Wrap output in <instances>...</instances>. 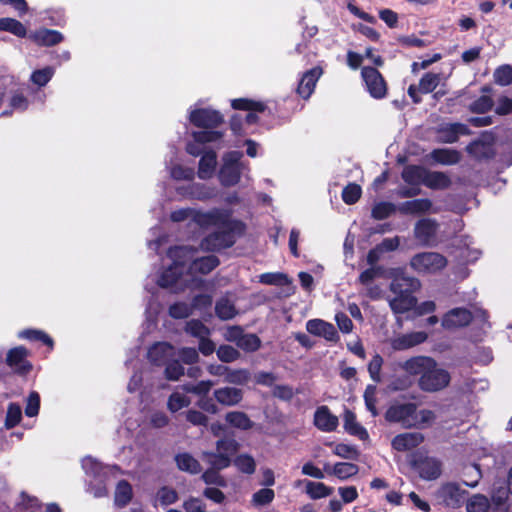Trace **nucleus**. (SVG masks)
<instances>
[{"label":"nucleus","instance_id":"nucleus-37","mask_svg":"<svg viewBox=\"0 0 512 512\" xmlns=\"http://www.w3.org/2000/svg\"><path fill=\"white\" fill-rule=\"evenodd\" d=\"M177 466L180 470L186 471L191 474H197L201 471V465L189 453H180L175 458Z\"/></svg>","mask_w":512,"mask_h":512},{"label":"nucleus","instance_id":"nucleus-38","mask_svg":"<svg viewBox=\"0 0 512 512\" xmlns=\"http://www.w3.org/2000/svg\"><path fill=\"white\" fill-rule=\"evenodd\" d=\"M441 139L448 143L457 141L459 135H465L468 133L466 125L461 123H453L446 125L441 129Z\"/></svg>","mask_w":512,"mask_h":512},{"label":"nucleus","instance_id":"nucleus-63","mask_svg":"<svg viewBox=\"0 0 512 512\" xmlns=\"http://www.w3.org/2000/svg\"><path fill=\"white\" fill-rule=\"evenodd\" d=\"M192 312V307L186 303L178 302L170 306L169 314L175 319L188 317Z\"/></svg>","mask_w":512,"mask_h":512},{"label":"nucleus","instance_id":"nucleus-44","mask_svg":"<svg viewBox=\"0 0 512 512\" xmlns=\"http://www.w3.org/2000/svg\"><path fill=\"white\" fill-rule=\"evenodd\" d=\"M191 403L190 398L182 392H173L167 401V408L170 412L175 413L182 408L188 407Z\"/></svg>","mask_w":512,"mask_h":512},{"label":"nucleus","instance_id":"nucleus-53","mask_svg":"<svg viewBox=\"0 0 512 512\" xmlns=\"http://www.w3.org/2000/svg\"><path fill=\"white\" fill-rule=\"evenodd\" d=\"M377 388L375 385H368L364 392V401L366 408L371 412L372 416L378 415V410L376 408L377 397H376Z\"/></svg>","mask_w":512,"mask_h":512},{"label":"nucleus","instance_id":"nucleus-46","mask_svg":"<svg viewBox=\"0 0 512 512\" xmlns=\"http://www.w3.org/2000/svg\"><path fill=\"white\" fill-rule=\"evenodd\" d=\"M490 507L488 498L481 494H475L466 503L467 512H487Z\"/></svg>","mask_w":512,"mask_h":512},{"label":"nucleus","instance_id":"nucleus-29","mask_svg":"<svg viewBox=\"0 0 512 512\" xmlns=\"http://www.w3.org/2000/svg\"><path fill=\"white\" fill-rule=\"evenodd\" d=\"M343 422L345 431L350 435L356 436L361 440H366L368 438L367 430L357 422L356 416L352 411L345 410Z\"/></svg>","mask_w":512,"mask_h":512},{"label":"nucleus","instance_id":"nucleus-2","mask_svg":"<svg viewBox=\"0 0 512 512\" xmlns=\"http://www.w3.org/2000/svg\"><path fill=\"white\" fill-rule=\"evenodd\" d=\"M170 219L173 222L191 220L202 228L216 227L219 231L209 235L201 242V248L206 251L220 250L234 244L233 233L241 228V223L231 218L226 209H212L207 212L192 208L174 210Z\"/></svg>","mask_w":512,"mask_h":512},{"label":"nucleus","instance_id":"nucleus-61","mask_svg":"<svg viewBox=\"0 0 512 512\" xmlns=\"http://www.w3.org/2000/svg\"><path fill=\"white\" fill-rule=\"evenodd\" d=\"M383 359L380 355L376 354L372 357L368 364V372L371 379L377 383L381 382V368Z\"/></svg>","mask_w":512,"mask_h":512},{"label":"nucleus","instance_id":"nucleus-17","mask_svg":"<svg viewBox=\"0 0 512 512\" xmlns=\"http://www.w3.org/2000/svg\"><path fill=\"white\" fill-rule=\"evenodd\" d=\"M428 338V335L426 332L423 331H417V332H411L407 334H401L398 336H395L390 340V345L393 348V350L396 351H402L410 349L416 345H419L423 342H425Z\"/></svg>","mask_w":512,"mask_h":512},{"label":"nucleus","instance_id":"nucleus-49","mask_svg":"<svg viewBox=\"0 0 512 512\" xmlns=\"http://www.w3.org/2000/svg\"><path fill=\"white\" fill-rule=\"evenodd\" d=\"M54 68L47 66L42 69L35 70L30 77L33 84L42 87L45 86L54 75Z\"/></svg>","mask_w":512,"mask_h":512},{"label":"nucleus","instance_id":"nucleus-19","mask_svg":"<svg viewBox=\"0 0 512 512\" xmlns=\"http://www.w3.org/2000/svg\"><path fill=\"white\" fill-rule=\"evenodd\" d=\"M424 440V436L419 432H405L396 435L392 441V448L399 452L412 450L419 446Z\"/></svg>","mask_w":512,"mask_h":512},{"label":"nucleus","instance_id":"nucleus-64","mask_svg":"<svg viewBox=\"0 0 512 512\" xmlns=\"http://www.w3.org/2000/svg\"><path fill=\"white\" fill-rule=\"evenodd\" d=\"M184 374L183 366L176 360L168 362L165 368V376L168 380L176 381Z\"/></svg>","mask_w":512,"mask_h":512},{"label":"nucleus","instance_id":"nucleus-24","mask_svg":"<svg viewBox=\"0 0 512 512\" xmlns=\"http://www.w3.org/2000/svg\"><path fill=\"white\" fill-rule=\"evenodd\" d=\"M234 109L247 110L249 113L245 117V123L253 124L257 121L258 117L255 112H263L266 108L262 102L249 100L246 98L234 99L231 102Z\"/></svg>","mask_w":512,"mask_h":512},{"label":"nucleus","instance_id":"nucleus-27","mask_svg":"<svg viewBox=\"0 0 512 512\" xmlns=\"http://www.w3.org/2000/svg\"><path fill=\"white\" fill-rule=\"evenodd\" d=\"M218 403L225 406H234L242 400V390L235 387H223L214 391Z\"/></svg>","mask_w":512,"mask_h":512},{"label":"nucleus","instance_id":"nucleus-42","mask_svg":"<svg viewBox=\"0 0 512 512\" xmlns=\"http://www.w3.org/2000/svg\"><path fill=\"white\" fill-rule=\"evenodd\" d=\"M0 31H8L17 37H25L27 33L25 26L13 18H0Z\"/></svg>","mask_w":512,"mask_h":512},{"label":"nucleus","instance_id":"nucleus-50","mask_svg":"<svg viewBox=\"0 0 512 512\" xmlns=\"http://www.w3.org/2000/svg\"><path fill=\"white\" fill-rule=\"evenodd\" d=\"M358 472V467L353 463L340 462L334 465L332 473L339 479H347Z\"/></svg>","mask_w":512,"mask_h":512},{"label":"nucleus","instance_id":"nucleus-3","mask_svg":"<svg viewBox=\"0 0 512 512\" xmlns=\"http://www.w3.org/2000/svg\"><path fill=\"white\" fill-rule=\"evenodd\" d=\"M420 286V282L413 277L400 276L396 277L390 289L393 293L398 294L395 298L389 300L392 311L396 314H403L416 305V299L412 293Z\"/></svg>","mask_w":512,"mask_h":512},{"label":"nucleus","instance_id":"nucleus-36","mask_svg":"<svg viewBox=\"0 0 512 512\" xmlns=\"http://www.w3.org/2000/svg\"><path fill=\"white\" fill-rule=\"evenodd\" d=\"M423 185L431 189H445L450 185V179L445 173L426 170Z\"/></svg>","mask_w":512,"mask_h":512},{"label":"nucleus","instance_id":"nucleus-23","mask_svg":"<svg viewBox=\"0 0 512 512\" xmlns=\"http://www.w3.org/2000/svg\"><path fill=\"white\" fill-rule=\"evenodd\" d=\"M321 75L322 69L320 67H314L303 74L297 88L298 94L303 99H308L311 96Z\"/></svg>","mask_w":512,"mask_h":512},{"label":"nucleus","instance_id":"nucleus-18","mask_svg":"<svg viewBox=\"0 0 512 512\" xmlns=\"http://www.w3.org/2000/svg\"><path fill=\"white\" fill-rule=\"evenodd\" d=\"M397 209L398 212L404 215H422L429 212H437V209L433 207L432 201L427 198L414 199L400 203Z\"/></svg>","mask_w":512,"mask_h":512},{"label":"nucleus","instance_id":"nucleus-60","mask_svg":"<svg viewBox=\"0 0 512 512\" xmlns=\"http://www.w3.org/2000/svg\"><path fill=\"white\" fill-rule=\"evenodd\" d=\"M274 497L275 494L272 489L264 488L253 494L252 502L256 506H263L271 503Z\"/></svg>","mask_w":512,"mask_h":512},{"label":"nucleus","instance_id":"nucleus-54","mask_svg":"<svg viewBox=\"0 0 512 512\" xmlns=\"http://www.w3.org/2000/svg\"><path fill=\"white\" fill-rule=\"evenodd\" d=\"M361 193V187L355 183H351L343 189L342 199L346 204H354L359 200Z\"/></svg>","mask_w":512,"mask_h":512},{"label":"nucleus","instance_id":"nucleus-22","mask_svg":"<svg viewBox=\"0 0 512 512\" xmlns=\"http://www.w3.org/2000/svg\"><path fill=\"white\" fill-rule=\"evenodd\" d=\"M175 355V349L167 342H158L148 350L147 357L155 365L166 364Z\"/></svg>","mask_w":512,"mask_h":512},{"label":"nucleus","instance_id":"nucleus-59","mask_svg":"<svg viewBox=\"0 0 512 512\" xmlns=\"http://www.w3.org/2000/svg\"><path fill=\"white\" fill-rule=\"evenodd\" d=\"M237 346L245 351H256L260 347V339L255 334H243Z\"/></svg>","mask_w":512,"mask_h":512},{"label":"nucleus","instance_id":"nucleus-48","mask_svg":"<svg viewBox=\"0 0 512 512\" xmlns=\"http://www.w3.org/2000/svg\"><path fill=\"white\" fill-rule=\"evenodd\" d=\"M397 207L398 205L396 206L390 202H379L375 204L372 209V217L377 220L385 219L392 215L394 212L398 211Z\"/></svg>","mask_w":512,"mask_h":512},{"label":"nucleus","instance_id":"nucleus-52","mask_svg":"<svg viewBox=\"0 0 512 512\" xmlns=\"http://www.w3.org/2000/svg\"><path fill=\"white\" fill-rule=\"evenodd\" d=\"M436 419V415L433 411L428 409H422L420 411H417L415 408L414 412V421L415 426L414 427H426L431 425Z\"/></svg>","mask_w":512,"mask_h":512},{"label":"nucleus","instance_id":"nucleus-32","mask_svg":"<svg viewBox=\"0 0 512 512\" xmlns=\"http://www.w3.org/2000/svg\"><path fill=\"white\" fill-rule=\"evenodd\" d=\"M133 497V489L126 480L117 483L114 493V503L117 507L123 508L127 506Z\"/></svg>","mask_w":512,"mask_h":512},{"label":"nucleus","instance_id":"nucleus-34","mask_svg":"<svg viewBox=\"0 0 512 512\" xmlns=\"http://www.w3.org/2000/svg\"><path fill=\"white\" fill-rule=\"evenodd\" d=\"M421 478L426 480H433L440 476L441 468L440 463L433 458H427L422 461L418 466Z\"/></svg>","mask_w":512,"mask_h":512},{"label":"nucleus","instance_id":"nucleus-8","mask_svg":"<svg viewBox=\"0 0 512 512\" xmlns=\"http://www.w3.org/2000/svg\"><path fill=\"white\" fill-rule=\"evenodd\" d=\"M189 121L194 126L209 131H216L215 129L223 123V116L214 109L203 108L195 104L189 110Z\"/></svg>","mask_w":512,"mask_h":512},{"label":"nucleus","instance_id":"nucleus-20","mask_svg":"<svg viewBox=\"0 0 512 512\" xmlns=\"http://www.w3.org/2000/svg\"><path fill=\"white\" fill-rule=\"evenodd\" d=\"M306 330L315 336L323 337L327 341H337L338 333L335 327L322 319H311L306 323Z\"/></svg>","mask_w":512,"mask_h":512},{"label":"nucleus","instance_id":"nucleus-15","mask_svg":"<svg viewBox=\"0 0 512 512\" xmlns=\"http://www.w3.org/2000/svg\"><path fill=\"white\" fill-rule=\"evenodd\" d=\"M29 351L23 346H17L7 352L6 363L9 367L18 373H28L32 369V364L27 357Z\"/></svg>","mask_w":512,"mask_h":512},{"label":"nucleus","instance_id":"nucleus-47","mask_svg":"<svg viewBox=\"0 0 512 512\" xmlns=\"http://www.w3.org/2000/svg\"><path fill=\"white\" fill-rule=\"evenodd\" d=\"M306 493L312 499H320L329 496L332 493V488L327 487L321 482L308 481L306 484Z\"/></svg>","mask_w":512,"mask_h":512},{"label":"nucleus","instance_id":"nucleus-11","mask_svg":"<svg viewBox=\"0 0 512 512\" xmlns=\"http://www.w3.org/2000/svg\"><path fill=\"white\" fill-rule=\"evenodd\" d=\"M466 491L455 483H446L437 491V499L447 507L458 508L465 500Z\"/></svg>","mask_w":512,"mask_h":512},{"label":"nucleus","instance_id":"nucleus-55","mask_svg":"<svg viewBox=\"0 0 512 512\" xmlns=\"http://www.w3.org/2000/svg\"><path fill=\"white\" fill-rule=\"evenodd\" d=\"M235 466L243 473L252 474L255 472L256 464L254 459L246 454L239 455L234 460Z\"/></svg>","mask_w":512,"mask_h":512},{"label":"nucleus","instance_id":"nucleus-58","mask_svg":"<svg viewBox=\"0 0 512 512\" xmlns=\"http://www.w3.org/2000/svg\"><path fill=\"white\" fill-rule=\"evenodd\" d=\"M470 244H471L470 239L466 238L463 242V246L461 247V253H460L461 262L470 263V262H474L475 260H477L479 258L480 251L475 248H471Z\"/></svg>","mask_w":512,"mask_h":512},{"label":"nucleus","instance_id":"nucleus-56","mask_svg":"<svg viewBox=\"0 0 512 512\" xmlns=\"http://www.w3.org/2000/svg\"><path fill=\"white\" fill-rule=\"evenodd\" d=\"M494 80L501 86H506L512 83V67L503 65L497 68L494 72Z\"/></svg>","mask_w":512,"mask_h":512},{"label":"nucleus","instance_id":"nucleus-30","mask_svg":"<svg viewBox=\"0 0 512 512\" xmlns=\"http://www.w3.org/2000/svg\"><path fill=\"white\" fill-rule=\"evenodd\" d=\"M35 43L43 46H52L60 43L63 36L60 32L50 29L38 30L29 36Z\"/></svg>","mask_w":512,"mask_h":512},{"label":"nucleus","instance_id":"nucleus-21","mask_svg":"<svg viewBox=\"0 0 512 512\" xmlns=\"http://www.w3.org/2000/svg\"><path fill=\"white\" fill-rule=\"evenodd\" d=\"M472 314L465 308H455L447 312L442 319V326L446 329H454L470 323Z\"/></svg>","mask_w":512,"mask_h":512},{"label":"nucleus","instance_id":"nucleus-12","mask_svg":"<svg viewBox=\"0 0 512 512\" xmlns=\"http://www.w3.org/2000/svg\"><path fill=\"white\" fill-rule=\"evenodd\" d=\"M361 74L367 90L373 98L381 99L385 97L387 92L386 83L375 68L363 67Z\"/></svg>","mask_w":512,"mask_h":512},{"label":"nucleus","instance_id":"nucleus-45","mask_svg":"<svg viewBox=\"0 0 512 512\" xmlns=\"http://www.w3.org/2000/svg\"><path fill=\"white\" fill-rule=\"evenodd\" d=\"M22 419V409L17 403H10L7 407V412L4 421L6 429H12L20 423Z\"/></svg>","mask_w":512,"mask_h":512},{"label":"nucleus","instance_id":"nucleus-62","mask_svg":"<svg viewBox=\"0 0 512 512\" xmlns=\"http://www.w3.org/2000/svg\"><path fill=\"white\" fill-rule=\"evenodd\" d=\"M40 408V396L37 392L32 391L26 401L25 414L28 417L38 415Z\"/></svg>","mask_w":512,"mask_h":512},{"label":"nucleus","instance_id":"nucleus-39","mask_svg":"<svg viewBox=\"0 0 512 512\" xmlns=\"http://www.w3.org/2000/svg\"><path fill=\"white\" fill-rule=\"evenodd\" d=\"M18 338L20 339H26L30 341H41L45 345L49 346L50 349H53L54 341L53 339L46 334L42 330L38 329H25L20 332H18Z\"/></svg>","mask_w":512,"mask_h":512},{"label":"nucleus","instance_id":"nucleus-6","mask_svg":"<svg viewBox=\"0 0 512 512\" xmlns=\"http://www.w3.org/2000/svg\"><path fill=\"white\" fill-rule=\"evenodd\" d=\"M447 259L437 252H421L410 260L411 268L421 274H435L445 268Z\"/></svg>","mask_w":512,"mask_h":512},{"label":"nucleus","instance_id":"nucleus-4","mask_svg":"<svg viewBox=\"0 0 512 512\" xmlns=\"http://www.w3.org/2000/svg\"><path fill=\"white\" fill-rule=\"evenodd\" d=\"M243 154L238 151H230L223 155L222 166L219 170V181L223 186L236 185L241 174L248 170V166L241 161Z\"/></svg>","mask_w":512,"mask_h":512},{"label":"nucleus","instance_id":"nucleus-31","mask_svg":"<svg viewBox=\"0 0 512 512\" xmlns=\"http://www.w3.org/2000/svg\"><path fill=\"white\" fill-rule=\"evenodd\" d=\"M179 499L177 491L170 486H162L160 487L152 501L153 507L157 508L158 506H169L176 503Z\"/></svg>","mask_w":512,"mask_h":512},{"label":"nucleus","instance_id":"nucleus-41","mask_svg":"<svg viewBox=\"0 0 512 512\" xmlns=\"http://www.w3.org/2000/svg\"><path fill=\"white\" fill-rule=\"evenodd\" d=\"M431 158L437 163L443 165L456 164L459 159V153L451 149H435L431 153Z\"/></svg>","mask_w":512,"mask_h":512},{"label":"nucleus","instance_id":"nucleus-35","mask_svg":"<svg viewBox=\"0 0 512 512\" xmlns=\"http://www.w3.org/2000/svg\"><path fill=\"white\" fill-rule=\"evenodd\" d=\"M426 169L420 166H407L402 172L403 180L412 186L424 184Z\"/></svg>","mask_w":512,"mask_h":512},{"label":"nucleus","instance_id":"nucleus-51","mask_svg":"<svg viewBox=\"0 0 512 512\" xmlns=\"http://www.w3.org/2000/svg\"><path fill=\"white\" fill-rule=\"evenodd\" d=\"M259 281L262 284L266 285H288L290 284V280L287 275L283 273H264L259 276Z\"/></svg>","mask_w":512,"mask_h":512},{"label":"nucleus","instance_id":"nucleus-25","mask_svg":"<svg viewBox=\"0 0 512 512\" xmlns=\"http://www.w3.org/2000/svg\"><path fill=\"white\" fill-rule=\"evenodd\" d=\"M315 426L324 432H332L338 426V418L333 415L327 406H320L314 414Z\"/></svg>","mask_w":512,"mask_h":512},{"label":"nucleus","instance_id":"nucleus-33","mask_svg":"<svg viewBox=\"0 0 512 512\" xmlns=\"http://www.w3.org/2000/svg\"><path fill=\"white\" fill-rule=\"evenodd\" d=\"M445 80L446 77L441 73H425L419 81V91L423 94L431 93Z\"/></svg>","mask_w":512,"mask_h":512},{"label":"nucleus","instance_id":"nucleus-1","mask_svg":"<svg viewBox=\"0 0 512 512\" xmlns=\"http://www.w3.org/2000/svg\"><path fill=\"white\" fill-rule=\"evenodd\" d=\"M197 250L186 246L171 248L168 251V258L171 265L158 279L159 286L163 288H175L199 286L202 280L195 275L210 273L219 265V260L214 255L196 256Z\"/></svg>","mask_w":512,"mask_h":512},{"label":"nucleus","instance_id":"nucleus-14","mask_svg":"<svg viewBox=\"0 0 512 512\" xmlns=\"http://www.w3.org/2000/svg\"><path fill=\"white\" fill-rule=\"evenodd\" d=\"M438 223L429 218H423L414 226V237L421 246H430L436 238Z\"/></svg>","mask_w":512,"mask_h":512},{"label":"nucleus","instance_id":"nucleus-13","mask_svg":"<svg viewBox=\"0 0 512 512\" xmlns=\"http://www.w3.org/2000/svg\"><path fill=\"white\" fill-rule=\"evenodd\" d=\"M177 194L182 198L208 200L217 195V189L201 183H190L186 186H179L176 188Z\"/></svg>","mask_w":512,"mask_h":512},{"label":"nucleus","instance_id":"nucleus-43","mask_svg":"<svg viewBox=\"0 0 512 512\" xmlns=\"http://www.w3.org/2000/svg\"><path fill=\"white\" fill-rule=\"evenodd\" d=\"M225 419L227 423L238 429L247 430L252 427V421L245 413L240 411L227 413Z\"/></svg>","mask_w":512,"mask_h":512},{"label":"nucleus","instance_id":"nucleus-57","mask_svg":"<svg viewBox=\"0 0 512 512\" xmlns=\"http://www.w3.org/2000/svg\"><path fill=\"white\" fill-rule=\"evenodd\" d=\"M186 331L199 339L207 337L210 333L209 329L199 320H191L187 322Z\"/></svg>","mask_w":512,"mask_h":512},{"label":"nucleus","instance_id":"nucleus-9","mask_svg":"<svg viewBox=\"0 0 512 512\" xmlns=\"http://www.w3.org/2000/svg\"><path fill=\"white\" fill-rule=\"evenodd\" d=\"M193 141L189 142L186 146L187 152L192 156H199L204 153L201 145L206 143H214L217 148H222L223 132L222 131H209L203 130L193 133Z\"/></svg>","mask_w":512,"mask_h":512},{"label":"nucleus","instance_id":"nucleus-16","mask_svg":"<svg viewBox=\"0 0 512 512\" xmlns=\"http://www.w3.org/2000/svg\"><path fill=\"white\" fill-rule=\"evenodd\" d=\"M397 365L409 376L419 375L421 377L427 369L434 367V359L428 356H414Z\"/></svg>","mask_w":512,"mask_h":512},{"label":"nucleus","instance_id":"nucleus-28","mask_svg":"<svg viewBox=\"0 0 512 512\" xmlns=\"http://www.w3.org/2000/svg\"><path fill=\"white\" fill-rule=\"evenodd\" d=\"M216 164V152L205 151L199 161L198 177L203 180L211 178L215 172Z\"/></svg>","mask_w":512,"mask_h":512},{"label":"nucleus","instance_id":"nucleus-5","mask_svg":"<svg viewBox=\"0 0 512 512\" xmlns=\"http://www.w3.org/2000/svg\"><path fill=\"white\" fill-rule=\"evenodd\" d=\"M238 444L233 439H220L216 443L215 452H204L203 459L212 468L221 470L231 463V457L236 453Z\"/></svg>","mask_w":512,"mask_h":512},{"label":"nucleus","instance_id":"nucleus-7","mask_svg":"<svg viewBox=\"0 0 512 512\" xmlns=\"http://www.w3.org/2000/svg\"><path fill=\"white\" fill-rule=\"evenodd\" d=\"M451 377L447 370L438 366L434 360V367L427 369L418 379V386L425 392H437L446 388L450 383Z\"/></svg>","mask_w":512,"mask_h":512},{"label":"nucleus","instance_id":"nucleus-10","mask_svg":"<svg viewBox=\"0 0 512 512\" xmlns=\"http://www.w3.org/2000/svg\"><path fill=\"white\" fill-rule=\"evenodd\" d=\"M415 404L404 403L391 405L386 411L385 418L389 422L400 423L405 428H413Z\"/></svg>","mask_w":512,"mask_h":512},{"label":"nucleus","instance_id":"nucleus-26","mask_svg":"<svg viewBox=\"0 0 512 512\" xmlns=\"http://www.w3.org/2000/svg\"><path fill=\"white\" fill-rule=\"evenodd\" d=\"M82 468L86 475L95 479L101 478V476H105L109 473L114 474L119 472V468L117 466L104 467L100 462L90 456L84 457L82 459Z\"/></svg>","mask_w":512,"mask_h":512},{"label":"nucleus","instance_id":"nucleus-40","mask_svg":"<svg viewBox=\"0 0 512 512\" xmlns=\"http://www.w3.org/2000/svg\"><path fill=\"white\" fill-rule=\"evenodd\" d=\"M215 312L221 320H230L237 313L233 302L227 297H222L216 302Z\"/></svg>","mask_w":512,"mask_h":512}]
</instances>
